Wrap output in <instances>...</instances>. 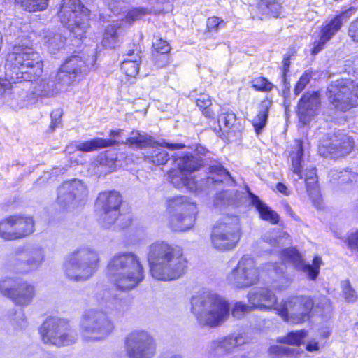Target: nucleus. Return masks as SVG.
I'll use <instances>...</instances> for the list:
<instances>
[{"label":"nucleus","mask_w":358,"mask_h":358,"mask_svg":"<svg viewBox=\"0 0 358 358\" xmlns=\"http://www.w3.org/2000/svg\"><path fill=\"white\" fill-rule=\"evenodd\" d=\"M148 261L152 278L162 281L178 279L187 268V261L182 250L163 241L150 245Z\"/></svg>","instance_id":"obj_1"},{"label":"nucleus","mask_w":358,"mask_h":358,"mask_svg":"<svg viewBox=\"0 0 358 358\" xmlns=\"http://www.w3.org/2000/svg\"><path fill=\"white\" fill-rule=\"evenodd\" d=\"M43 60L39 53L25 43L15 45L8 54L6 75L14 83L32 81L43 73Z\"/></svg>","instance_id":"obj_2"},{"label":"nucleus","mask_w":358,"mask_h":358,"mask_svg":"<svg viewBox=\"0 0 358 358\" xmlns=\"http://www.w3.org/2000/svg\"><path fill=\"white\" fill-rule=\"evenodd\" d=\"M106 274L115 287L124 292L134 289L144 279L140 259L132 252L115 254L108 263Z\"/></svg>","instance_id":"obj_3"},{"label":"nucleus","mask_w":358,"mask_h":358,"mask_svg":"<svg viewBox=\"0 0 358 358\" xmlns=\"http://www.w3.org/2000/svg\"><path fill=\"white\" fill-rule=\"evenodd\" d=\"M229 310L227 301L216 294L203 293L192 299V311L203 325H220L228 317Z\"/></svg>","instance_id":"obj_4"},{"label":"nucleus","mask_w":358,"mask_h":358,"mask_svg":"<svg viewBox=\"0 0 358 358\" xmlns=\"http://www.w3.org/2000/svg\"><path fill=\"white\" fill-rule=\"evenodd\" d=\"M99 264L97 251L89 247L80 248L66 258L64 264V274L73 281H85L96 273Z\"/></svg>","instance_id":"obj_5"},{"label":"nucleus","mask_w":358,"mask_h":358,"mask_svg":"<svg viewBox=\"0 0 358 358\" xmlns=\"http://www.w3.org/2000/svg\"><path fill=\"white\" fill-rule=\"evenodd\" d=\"M314 307L313 300L308 296H291L277 304L275 311L289 324H299L309 320Z\"/></svg>","instance_id":"obj_6"},{"label":"nucleus","mask_w":358,"mask_h":358,"mask_svg":"<svg viewBox=\"0 0 358 358\" xmlns=\"http://www.w3.org/2000/svg\"><path fill=\"white\" fill-rule=\"evenodd\" d=\"M327 96L334 109L346 112L358 106V83L350 78L337 79L329 85Z\"/></svg>","instance_id":"obj_7"},{"label":"nucleus","mask_w":358,"mask_h":358,"mask_svg":"<svg viewBox=\"0 0 358 358\" xmlns=\"http://www.w3.org/2000/svg\"><path fill=\"white\" fill-rule=\"evenodd\" d=\"M90 10L80 0H62L58 13L61 22L76 38H82L89 27Z\"/></svg>","instance_id":"obj_8"},{"label":"nucleus","mask_w":358,"mask_h":358,"mask_svg":"<svg viewBox=\"0 0 358 358\" xmlns=\"http://www.w3.org/2000/svg\"><path fill=\"white\" fill-rule=\"evenodd\" d=\"M170 225L175 231H186L192 228L195 222L196 205L185 196L173 197L168 200Z\"/></svg>","instance_id":"obj_9"},{"label":"nucleus","mask_w":358,"mask_h":358,"mask_svg":"<svg viewBox=\"0 0 358 358\" xmlns=\"http://www.w3.org/2000/svg\"><path fill=\"white\" fill-rule=\"evenodd\" d=\"M39 331L45 343L58 347L71 345L76 340L77 334L68 321L58 317H48Z\"/></svg>","instance_id":"obj_10"},{"label":"nucleus","mask_w":358,"mask_h":358,"mask_svg":"<svg viewBox=\"0 0 358 358\" xmlns=\"http://www.w3.org/2000/svg\"><path fill=\"white\" fill-rule=\"evenodd\" d=\"M125 350L128 358H153L157 350V341L148 331L138 329L127 334Z\"/></svg>","instance_id":"obj_11"},{"label":"nucleus","mask_w":358,"mask_h":358,"mask_svg":"<svg viewBox=\"0 0 358 358\" xmlns=\"http://www.w3.org/2000/svg\"><path fill=\"white\" fill-rule=\"evenodd\" d=\"M226 281L231 287L239 289L257 284L259 271L255 259L248 255H243L237 265L227 274Z\"/></svg>","instance_id":"obj_12"},{"label":"nucleus","mask_w":358,"mask_h":358,"mask_svg":"<svg viewBox=\"0 0 358 358\" xmlns=\"http://www.w3.org/2000/svg\"><path fill=\"white\" fill-rule=\"evenodd\" d=\"M80 328L83 339L96 341L108 336L113 329V324L105 313L90 310L83 315Z\"/></svg>","instance_id":"obj_13"},{"label":"nucleus","mask_w":358,"mask_h":358,"mask_svg":"<svg viewBox=\"0 0 358 358\" xmlns=\"http://www.w3.org/2000/svg\"><path fill=\"white\" fill-rule=\"evenodd\" d=\"M241 237L240 227L236 218H227L217 222L211 234V245L215 250L227 251L234 249Z\"/></svg>","instance_id":"obj_14"},{"label":"nucleus","mask_w":358,"mask_h":358,"mask_svg":"<svg viewBox=\"0 0 358 358\" xmlns=\"http://www.w3.org/2000/svg\"><path fill=\"white\" fill-rule=\"evenodd\" d=\"M353 147V138L339 131L331 136H324L320 141L318 152L325 158L336 159L349 154Z\"/></svg>","instance_id":"obj_15"},{"label":"nucleus","mask_w":358,"mask_h":358,"mask_svg":"<svg viewBox=\"0 0 358 358\" xmlns=\"http://www.w3.org/2000/svg\"><path fill=\"white\" fill-rule=\"evenodd\" d=\"M0 292L15 304L23 307L29 306L35 296L34 285L26 281H16L10 278L0 282Z\"/></svg>","instance_id":"obj_16"},{"label":"nucleus","mask_w":358,"mask_h":358,"mask_svg":"<svg viewBox=\"0 0 358 358\" xmlns=\"http://www.w3.org/2000/svg\"><path fill=\"white\" fill-rule=\"evenodd\" d=\"M122 196L116 191L101 192L96 199V206L101 211V221L106 228L110 227L118 218Z\"/></svg>","instance_id":"obj_17"},{"label":"nucleus","mask_w":358,"mask_h":358,"mask_svg":"<svg viewBox=\"0 0 358 358\" xmlns=\"http://www.w3.org/2000/svg\"><path fill=\"white\" fill-rule=\"evenodd\" d=\"M57 203L62 208L74 206L83 201L87 195L85 185L80 180H72L63 182L58 189Z\"/></svg>","instance_id":"obj_18"},{"label":"nucleus","mask_w":358,"mask_h":358,"mask_svg":"<svg viewBox=\"0 0 358 358\" xmlns=\"http://www.w3.org/2000/svg\"><path fill=\"white\" fill-rule=\"evenodd\" d=\"M281 258L283 262L292 264L296 269L303 273L308 279L312 280L317 278L322 263L321 257H315L313 260V265L306 264L301 255L294 248L285 249Z\"/></svg>","instance_id":"obj_19"},{"label":"nucleus","mask_w":358,"mask_h":358,"mask_svg":"<svg viewBox=\"0 0 358 358\" xmlns=\"http://www.w3.org/2000/svg\"><path fill=\"white\" fill-rule=\"evenodd\" d=\"M354 13L355 9L350 8L348 10L342 12V13L327 22L322 29L320 38L314 43L312 54H317L322 49L324 45L340 30L343 24V21L344 20H346L347 18Z\"/></svg>","instance_id":"obj_20"},{"label":"nucleus","mask_w":358,"mask_h":358,"mask_svg":"<svg viewBox=\"0 0 358 358\" xmlns=\"http://www.w3.org/2000/svg\"><path fill=\"white\" fill-rule=\"evenodd\" d=\"M320 105V95L315 92H308L299 99L297 106V115L300 122L306 124L315 115Z\"/></svg>","instance_id":"obj_21"},{"label":"nucleus","mask_w":358,"mask_h":358,"mask_svg":"<svg viewBox=\"0 0 358 358\" xmlns=\"http://www.w3.org/2000/svg\"><path fill=\"white\" fill-rule=\"evenodd\" d=\"M249 303L252 304L255 310L266 311L275 310L277 296L273 291L267 287L255 288L248 294Z\"/></svg>","instance_id":"obj_22"},{"label":"nucleus","mask_w":358,"mask_h":358,"mask_svg":"<svg viewBox=\"0 0 358 358\" xmlns=\"http://www.w3.org/2000/svg\"><path fill=\"white\" fill-rule=\"evenodd\" d=\"M245 343L242 334L229 335L212 341L209 348L215 355H220L225 353H230L238 346Z\"/></svg>","instance_id":"obj_23"},{"label":"nucleus","mask_w":358,"mask_h":358,"mask_svg":"<svg viewBox=\"0 0 358 358\" xmlns=\"http://www.w3.org/2000/svg\"><path fill=\"white\" fill-rule=\"evenodd\" d=\"M156 145H157V143ZM163 145H165L171 150L185 148V145L182 143H169L163 142L162 144H160V146L157 147L155 144H152V145H151L152 150L150 154L146 157V159L155 165H162L166 163L169 159V157L167 151L162 148Z\"/></svg>","instance_id":"obj_24"},{"label":"nucleus","mask_w":358,"mask_h":358,"mask_svg":"<svg viewBox=\"0 0 358 358\" xmlns=\"http://www.w3.org/2000/svg\"><path fill=\"white\" fill-rule=\"evenodd\" d=\"M174 163L177 168L190 176L192 172L199 170L202 166L201 159L189 152L178 153L175 156Z\"/></svg>","instance_id":"obj_25"},{"label":"nucleus","mask_w":358,"mask_h":358,"mask_svg":"<svg viewBox=\"0 0 358 358\" xmlns=\"http://www.w3.org/2000/svg\"><path fill=\"white\" fill-rule=\"evenodd\" d=\"M168 177L170 182L176 188L186 187L190 191L197 189V185L194 179L189 174L178 168L170 171L168 173Z\"/></svg>","instance_id":"obj_26"},{"label":"nucleus","mask_w":358,"mask_h":358,"mask_svg":"<svg viewBox=\"0 0 358 358\" xmlns=\"http://www.w3.org/2000/svg\"><path fill=\"white\" fill-rule=\"evenodd\" d=\"M281 4L277 0H260L256 6H251V11L256 17H278L281 10Z\"/></svg>","instance_id":"obj_27"},{"label":"nucleus","mask_w":358,"mask_h":358,"mask_svg":"<svg viewBox=\"0 0 358 358\" xmlns=\"http://www.w3.org/2000/svg\"><path fill=\"white\" fill-rule=\"evenodd\" d=\"M251 204L255 207L259 213L260 217L272 224H275L279 221L278 214L271 209L265 203L262 202L258 196L254 194L249 193Z\"/></svg>","instance_id":"obj_28"},{"label":"nucleus","mask_w":358,"mask_h":358,"mask_svg":"<svg viewBox=\"0 0 358 358\" xmlns=\"http://www.w3.org/2000/svg\"><path fill=\"white\" fill-rule=\"evenodd\" d=\"M61 66L79 78H81L87 71L85 60L78 55L69 57Z\"/></svg>","instance_id":"obj_29"},{"label":"nucleus","mask_w":358,"mask_h":358,"mask_svg":"<svg viewBox=\"0 0 358 358\" xmlns=\"http://www.w3.org/2000/svg\"><path fill=\"white\" fill-rule=\"evenodd\" d=\"M271 105L272 101L268 98L262 100L259 105V112L257 116L252 120V125L255 132L257 134L261 133L262 130L265 127L266 124L268 114Z\"/></svg>","instance_id":"obj_30"},{"label":"nucleus","mask_w":358,"mask_h":358,"mask_svg":"<svg viewBox=\"0 0 358 358\" xmlns=\"http://www.w3.org/2000/svg\"><path fill=\"white\" fill-rule=\"evenodd\" d=\"M17 239L24 238L34 231V221L31 217L14 215Z\"/></svg>","instance_id":"obj_31"},{"label":"nucleus","mask_w":358,"mask_h":358,"mask_svg":"<svg viewBox=\"0 0 358 358\" xmlns=\"http://www.w3.org/2000/svg\"><path fill=\"white\" fill-rule=\"evenodd\" d=\"M66 40V37L63 36L60 32L52 30H47L43 32L44 44L51 53H55L63 48Z\"/></svg>","instance_id":"obj_32"},{"label":"nucleus","mask_w":358,"mask_h":358,"mask_svg":"<svg viewBox=\"0 0 358 358\" xmlns=\"http://www.w3.org/2000/svg\"><path fill=\"white\" fill-rule=\"evenodd\" d=\"M117 144L115 140L97 138L82 143H77L76 148L82 152H92L97 149L108 148Z\"/></svg>","instance_id":"obj_33"},{"label":"nucleus","mask_w":358,"mask_h":358,"mask_svg":"<svg viewBox=\"0 0 358 358\" xmlns=\"http://www.w3.org/2000/svg\"><path fill=\"white\" fill-rule=\"evenodd\" d=\"M59 89L54 80L42 79L34 87V94L38 96L50 97L57 94Z\"/></svg>","instance_id":"obj_34"},{"label":"nucleus","mask_w":358,"mask_h":358,"mask_svg":"<svg viewBox=\"0 0 358 358\" xmlns=\"http://www.w3.org/2000/svg\"><path fill=\"white\" fill-rule=\"evenodd\" d=\"M303 155L302 142L299 140L295 141V150H293L290 155L292 159L291 169L293 173L297 176L295 180L301 179L303 176L301 173V162Z\"/></svg>","instance_id":"obj_35"},{"label":"nucleus","mask_w":358,"mask_h":358,"mask_svg":"<svg viewBox=\"0 0 358 358\" xmlns=\"http://www.w3.org/2000/svg\"><path fill=\"white\" fill-rule=\"evenodd\" d=\"M209 171L212 176L208 177V182L220 183L230 180H232V177L229 171L218 162L210 165L209 166Z\"/></svg>","instance_id":"obj_36"},{"label":"nucleus","mask_w":358,"mask_h":358,"mask_svg":"<svg viewBox=\"0 0 358 358\" xmlns=\"http://www.w3.org/2000/svg\"><path fill=\"white\" fill-rule=\"evenodd\" d=\"M80 79V78L75 75H72L69 71L64 69L62 66L60 67L55 76V82L59 89V91L67 90L70 86L73 85V83Z\"/></svg>","instance_id":"obj_37"},{"label":"nucleus","mask_w":358,"mask_h":358,"mask_svg":"<svg viewBox=\"0 0 358 358\" xmlns=\"http://www.w3.org/2000/svg\"><path fill=\"white\" fill-rule=\"evenodd\" d=\"M14 215L0 221V238L5 241L17 240Z\"/></svg>","instance_id":"obj_38"},{"label":"nucleus","mask_w":358,"mask_h":358,"mask_svg":"<svg viewBox=\"0 0 358 358\" xmlns=\"http://www.w3.org/2000/svg\"><path fill=\"white\" fill-rule=\"evenodd\" d=\"M262 269L263 271H265L273 280L281 282H287V279L285 276L284 265L267 262L262 265Z\"/></svg>","instance_id":"obj_39"},{"label":"nucleus","mask_w":358,"mask_h":358,"mask_svg":"<svg viewBox=\"0 0 358 358\" xmlns=\"http://www.w3.org/2000/svg\"><path fill=\"white\" fill-rule=\"evenodd\" d=\"M305 182L306 189L310 199L313 201L317 200L320 197V193L317 185V177L315 169H312L305 174Z\"/></svg>","instance_id":"obj_40"},{"label":"nucleus","mask_w":358,"mask_h":358,"mask_svg":"<svg viewBox=\"0 0 358 358\" xmlns=\"http://www.w3.org/2000/svg\"><path fill=\"white\" fill-rule=\"evenodd\" d=\"M126 144L136 145L138 148H144L156 144L152 138L145 134H141L138 131H132L131 136L127 138Z\"/></svg>","instance_id":"obj_41"},{"label":"nucleus","mask_w":358,"mask_h":358,"mask_svg":"<svg viewBox=\"0 0 358 358\" xmlns=\"http://www.w3.org/2000/svg\"><path fill=\"white\" fill-rule=\"evenodd\" d=\"M21 89L17 85H13L7 80H0V96H8L11 99H18L20 96Z\"/></svg>","instance_id":"obj_42"},{"label":"nucleus","mask_w":358,"mask_h":358,"mask_svg":"<svg viewBox=\"0 0 358 358\" xmlns=\"http://www.w3.org/2000/svg\"><path fill=\"white\" fill-rule=\"evenodd\" d=\"M224 25L225 22L222 19L216 16L209 17L206 20V29L203 35L206 38H212Z\"/></svg>","instance_id":"obj_43"},{"label":"nucleus","mask_w":358,"mask_h":358,"mask_svg":"<svg viewBox=\"0 0 358 358\" xmlns=\"http://www.w3.org/2000/svg\"><path fill=\"white\" fill-rule=\"evenodd\" d=\"M28 257L26 264L31 268L38 267L43 260L44 255L41 248H32L27 251Z\"/></svg>","instance_id":"obj_44"},{"label":"nucleus","mask_w":358,"mask_h":358,"mask_svg":"<svg viewBox=\"0 0 358 358\" xmlns=\"http://www.w3.org/2000/svg\"><path fill=\"white\" fill-rule=\"evenodd\" d=\"M217 122L220 129L224 132H228L234 127L236 117L231 111L223 112L218 116Z\"/></svg>","instance_id":"obj_45"},{"label":"nucleus","mask_w":358,"mask_h":358,"mask_svg":"<svg viewBox=\"0 0 358 358\" xmlns=\"http://www.w3.org/2000/svg\"><path fill=\"white\" fill-rule=\"evenodd\" d=\"M22 7L29 12L42 10L46 8L48 0H15Z\"/></svg>","instance_id":"obj_46"},{"label":"nucleus","mask_w":358,"mask_h":358,"mask_svg":"<svg viewBox=\"0 0 358 358\" xmlns=\"http://www.w3.org/2000/svg\"><path fill=\"white\" fill-rule=\"evenodd\" d=\"M306 336V331L305 330L292 331L283 337L282 338V341L289 345L298 346L302 343Z\"/></svg>","instance_id":"obj_47"},{"label":"nucleus","mask_w":358,"mask_h":358,"mask_svg":"<svg viewBox=\"0 0 358 358\" xmlns=\"http://www.w3.org/2000/svg\"><path fill=\"white\" fill-rule=\"evenodd\" d=\"M196 105L203 110L206 117H210L213 116V113L209 108L212 102L209 95L206 94H201L196 100Z\"/></svg>","instance_id":"obj_48"},{"label":"nucleus","mask_w":358,"mask_h":358,"mask_svg":"<svg viewBox=\"0 0 358 358\" xmlns=\"http://www.w3.org/2000/svg\"><path fill=\"white\" fill-rule=\"evenodd\" d=\"M255 310L252 304L247 305L242 302H236L232 309V315L238 319L243 317L245 314Z\"/></svg>","instance_id":"obj_49"},{"label":"nucleus","mask_w":358,"mask_h":358,"mask_svg":"<svg viewBox=\"0 0 358 358\" xmlns=\"http://www.w3.org/2000/svg\"><path fill=\"white\" fill-rule=\"evenodd\" d=\"M342 292L345 301L348 303H354L357 299V294L355 289L351 287L348 280L341 282Z\"/></svg>","instance_id":"obj_50"},{"label":"nucleus","mask_w":358,"mask_h":358,"mask_svg":"<svg viewBox=\"0 0 358 358\" xmlns=\"http://www.w3.org/2000/svg\"><path fill=\"white\" fill-rule=\"evenodd\" d=\"M140 64L138 61H123L121 64V69L127 76L130 77H136L139 72Z\"/></svg>","instance_id":"obj_51"},{"label":"nucleus","mask_w":358,"mask_h":358,"mask_svg":"<svg viewBox=\"0 0 358 358\" xmlns=\"http://www.w3.org/2000/svg\"><path fill=\"white\" fill-rule=\"evenodd\" d=\"M117 40V29L114 26L106 28L103 36V43L104 45L114 47Z\"/></svg>","instance_id":"obj_52"},{"label":"nucleus","mask_w":358,"mask_h":358,"mask_svg":"<svg viewBox=\"0 0 358 358\" xmlns=\"http://www.w3.org/2000/svg\"><path fill=\"white\" fill-rule=\"evenodd\" d=\"M152 47L155 51L160 54H166L171 50L169 43L159 37L154 38Z\"/></svg>","instance_id":"obj_53"},{"label":"nucleus","mask_w":358,"mask_h":358,"mask_svg":"<svg viewBox=\"0 0 358 358\" xmlns=\"http://www.w3.org/2000/svg\"><path fill=\"white\" fill-rule=\"evenodd\" d=\"M252 85L257 90L264 92L271 91L273 88V84L263 77L254 79L252 82Z\"/></svg>","instance_id":"obj_54"},{"label":"nucleus","mask_w":358,"mask_h":358,"mask_svg":"<svg viewBox=\"0 0 358 358\" xmlns=\"http://www.w3.org/2000/svg\"><path fill=\"white\" fill-rule=\"evenodd\" d=\"M150 13V10L148 8H136L131 10L128 12L126 16V21L128 22H132L143 15H145Z\"/></svg>","instance_id":"obj_55"},{"label":"nucleus","mask_w":358,"mask_h":358,"mask_svg":"<svg viewBox=\"0 0 358 358\" xmlns=\"http://www.w3.org/2000/svg\"><path fill=\"white\" fill-rule=\"evenodd\" d=\"M310 77L311 74L309 72L306 71L302 74L294 89L295 95L299 94L303 90L306 86L310 83Z\"/></svg>","instance_id":"obj_56"},{"label":"nucleus","mask_w":358,"mask_h":358,"mask_svg":"<svg viewBox=\"0 0 358 358\" xmlns=\"http://www.w3.org/2000/svg\"><path fill=\"white\" fill-rule=\"evenodd\" d=\"M348 36L353 42L358 43V17L350 23L348 28Z\"/></svg>","instance_id":"obj_57"},{"label":"nucleus","mask_w":358,"mask_h":358,"mask_svg":"<svg viewBox=\"0 0 358 358\" xmlns=\"http://www.w3.org/2000/svg\"><path fill=\"white\" fill-rule=\"evenodd\" d=\"M62 116V110L60 108L55 109L51 113V124L50 128L54 130L61 123Z\"/></svg>","instance_id":"obj_58"},{"label":"nucleus","mask_w":358,"mask_h":358,"mask_svg":"<svg viewBox=\"0 0 358 358\" xmlns=\"http://www.w3.org/2000/svg\"><path fill=\"white\" fill-rule=\"evenodd\" d=\"M141 51L136 48L134 50H131L128 52V53L126 55L123 61H138V64H141Z\"/></svg>","instance_id":"obj_59"},{"label":"nucleus","mask_w":358,"mask_h":358,"mask_svg":"<svg viewBox=\"0 0 358 358\" xmlns=\"http://www.w3.org/2000/svg\"><path fill=\"white\" fill-rule=\"evenodd\" d=\"M345 71L349 73H356L358 71V57L345 61Z\"/></svg>","instance_id":"obj_60"},{"label":"nucleus","mask_w":358,"mask_h":358,"mask_svg":"<svg viewBox=\"0 0 358 358\" xmlns=\"http://www.w3.org/2000/svg\"><path fill=\"white\" fill-rule=\"evenodd\" d=\"M348 247L358 250V231L350 234L348 238Z\"/></svg>","instance_id":"obj_61"},{"label":"nucleus","mask_w":358,"mask_h":358,"mask_svg":"<svg viewBox=\"0 0 358 358\" xmlns=\"http://www.w3.org/2000/svg\"><path fill=\"white\" fill-rule=\"evenodd\" d=\"M335 174H337V173H334L333 176ZM351 176H352V173H350L348 171H342L339 172L338 173V183L339 184H343V183L348 182V180H351V178H352Z\"/></svg>","instance_id":"obj_62"},{"label":"nucleus","mask_w":358,"mask_h":358,"mask_svg":"<svg viewBox=\"0 0 358 358\" xmlns=\"http://www.w3.org/2000/svg\"><path fill=\"white\" fill-rule=\"evenodd\" d=\"M290 58L289 57H285L282 61V77H286V74L289 71Z\"/></svg>","instance_id":"obj_63"},{"label":"nucleus","mask_w":358,"mask_h":358,"mask_svg":"<svg viewBox=\"0 0 358 358\" xmlns=\"http://www.w3.org/2000/svg\"><path fill=\"white\" fill-rule=\"evenodd\" d=\"M277 190L282 193L283 195L288 196L290 194L291 192L289 190L288 187L282 182H278L276 185Z\"/></svg>","instance_id":"obj_64"}]
</instances>
